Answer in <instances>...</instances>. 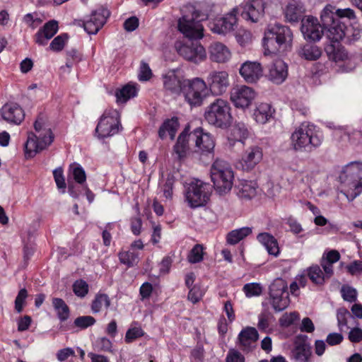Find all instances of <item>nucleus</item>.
<instances>
[{
    "label": "nucleus",
    "mask_w": 362,
    "mask_h": 362,
    "mask_svg": "<svg viewBox=\"0 0 362 362\" xmlns=\"http://www.w3.org/2000/svg\"><path fill=\"white\" fill-rule=\"evenodd\" d=\"M293 33L286 25L276 23L269 25L264 33V53L267 54H284L291 49Z\"/></svg>",
    "instance_id": "f257e3e1"
},
{
    "label": "nucleus",
    "mask_w": 362,
    "mask_h": 362,
    "mask_svg": "<svg viewBox=\"0 0 362 362\" xmlns=\"http://www.w3.org/2000/svg\"><path fill=\"white\" fill-rule=\"evenodd\" d=\"M291 146L296 152L311 153L320 147L322 136L315 125L303 122L291 135Z\"/></svg>",
    "instance_id": "f03ea898"
},
{
    "label": "nucleus",
    "mask_w": 362,
    "mask_h": 362,
    "mask_svg": "<svg viewBox=\"0 0 362 362\" xmlns=\"http://www.w3.org/2000/svg\"><path fill=\"white\" fill-rule=\"evenodd\" d=\"M339 180L344 189L341 190L349 201H353L362 192V163L351 162L339 174Z\"/></svg>",
    "instance_id": "7ed1b4c3"
},
{
    "label": "nucleus",
    "mask_w": 362,
    "mask_h": 362,
    "mask_svg": "<svg viewBox=\"0 0 362 362\" xmlns=\"http://www.w3.org/2000/svg\"><path fill=\"white\" fill-rule=\"evenodd\" d=\"M34 128L37 135L28 133L25 144V153L27 157H33L37 153L45 149L53 140L54 135L50 128L45 126L42 118L40 117L34 123Z\"/></svg>",
    "instance_id": "20e7f679"
},
{
    "label": "nucleus",
    "mask_w": 362,
    "mask_h": 362,
    "mask_svg": "<svg viewBox=\"0 0 362 362\" xmlns=\"http://www.w3.org/2000/svg\"><path fill=\"white\" fill-rule=\"evenodd\" d=\"M210 175L217 193H228L233 185L234 173L230 165L221 159H216L210 169Z\"/></svg>",
    "instance_id": "39448f33"
},
{
    "label": "nucleus",
    "mask_w": 362,
    "mask_h": 362,
    "mask_svg": "<svg viewBox=\"0 0 362 362\" xmlns=\"http://www.w3.org/2000/svg\"><path fill=\"white\" fill-rule=\"evenodd\" d=\"M204 117L209 124L223 129L228 128L233 119L230 104L221 98L216 99L206 107Z\"/></svg>",
    "instance_id": "423d86ee"
},
{
    "label": "nucleus",
    "mask_w": 362,
    "mask_h": 362,
    "mask_svg": "<svg viewBox=\"0 0 362 362\" xmlns=\"http://www.w3.org/2000/svg\"><path fill=\"white\" fill-rule=\"evenodd\" d=\"M182 94L191 107L201 106L208 95L206 83L199 77L187 78Z\"/></svg>",
    "instance_id": "0eeeda50"
},
{
    "label": "nucleus",
    "mask_w": 362,
    "mask_h": 362,
    "mask_svg": "<svg viewBox=\"0 0 362 362\" xmlns=\"http://www.w3.org/2000/svg\"><path fill=\"white\" fill-rule=\"evenodd\" d=\"M190 39L187 42L175 43L178 54L185 60L199 64L206 59L207 54L204 46L197 40Z\"/></svg>",
    "instance_id": "6e6552de"
},
{
    "label": "nucleus",
    "mask_w": 362,
    "mask_h": 362,
    "mask_svg": "<svg viewBox=\"0 0 362 362\" xmlns=\"http://www.w3.org/2000/svg\"><path fill=\"white\" fill-rule=\"evenodd\" d=\"M211 187L199 180L192 181L186 192V199L191 208L204 206L209 199Z\"/></svg>",
    "instance_id": "1a4fd4ad"
},
{
    "label": "nucleus",
    "mask_w": 362,
    "mask_h": 362,
    "mask_svg": "<svg viewBox=\"0 0 362 362\" xmlns=\"http://www.w3.org/2000/svg\"><path fill=\"white\" fill-rule=\"evenodd\" d=\"M119 113L117 110L107 109L100 117L95 129L98 138H107L118 133L119 128Z\"/></svg>",
    "instance_id": "9d476101"
},
{
    "label": "nucleus",
    "mask_w": 362,
    "mask_h": 362,
    "mask_svg": "<svg viewBox=\"0 0 362 362\" xmlns=\"http://www.w3.org/2000/svg\"><path fill=\"white\" fill-rule=\"evenodd\" d=\"M198 14L192 8L190 15H183L178 20L177 28L186 37L190 39H202L204 36V27L200 21L197 20Z\"/></svg>",
    "instance_id": "9b49d317"
},
{
    "label": "nucleus",
    "mask_w": 362,
    "mask_h": 362,
    "mask_svg": "<svg viewBox=\"0 0 362 362\" xmlns=\"http://www.w3.org/2000/svg\"><path fill=\"white\" fill-rule=\"evenodd\" d=\"M269 296L276 311L284 310L290 303L287 284L282 279H276L269 286Z\"/></svg>",
    "instance_id": "f8f14e48"
},
{
    "label": "nucleus",
    "mask_w": 362,
    "mask_h": 362,
    "mask_svg": "<svg viewBox=\"0 0 362 362\" xmlns=\"http://www.w3.org/2000/svg\"><path fill=\"white\" fill-rule=\"evenodd\" d=\"M238 8H233L230 12L224 16L216 18L209 23V27L214 33L219 35H226L234 30L237 25Z\"/></svg>",
    "instance_id": "ddd939ff"
},
{
    "label": "nucleus",
    "mask_w": 362,
    "mask_h": 362,
    "mask_svg": "<svg viewBox=\"0 0 362 362\" xmlns=\"http://www.w3.org/2000/svg\"><path fill=\"white\" fill-rule=\"evenodd\" d=\"M191 137L198 153L214 156L215 140L211 134L204 132L202 128H197L191 132Z\"/></svg>",
    "instance_id": "4468645a"
},
{
    "label": "nucleus",
    "mask_w": 362,
    "mask_h": 362,
    "mask_svg": "<svg viewBox=\"0 0 362 362\" xmlns=\"http://www.w3.org/2000/svg\"><path fill=\"white\" fill-rule=\"evenodd\" d=\"M255 97V91L252 88L243 85L234 86L230 93V101L238 108L248 107Z\"/></svg>",
    "instance_id": "2eb2a0df"
},
{
    "label": "nucleus",
    "mask_w": 362,
    "mask_h": 362,
    "mask_svg": "<svg viewBox=\"0 0 362 362\" xmlns=\"http://www.w3.org/2000/svg\"><path fill=\"white\" fill-rule=\"evenodd\" d=\"M206 83L212 95H221L230 85L228 74L226 71H211L206 77Z\"/></svg>",
    "instance_id": "dca6fc26"
},
{
    "label": "nucleus",
    "mask_w": 362,
    "mask_h": 362,
    "mask_svg": "<svg viewBox=\"0 0 362 362\" xmlns=\"http://www.w3.org/2000/svg\"><path fill=\"white\" fill-rule=\"evenodd\" d=\"M110 16V12L105 8L100 7L93 11L91 14L83 21L84 30L89 35L96 34L105 24L107 19Z\"/></svg>",
    "instance_id": "f3484780"
},
{
    "label": "nucleus",
    "mask_w": 362,
    "mask_h": 362,
    "mask_svg": "<svg viewBox=\"0 0 362 362\" xmlns=\"http://www.w3.org/2000/svg\"><path fill=\"white\" fill-rule=\"evenodd\" d=\"M185 78L179 72L169 71L163 76V83L165 90L170 95H180L182 94Z\"/></svg>",
    "instance_id": "a211bd4d"
},
{
    "label": "nucleus",
    "mask_w": 362,
    "mask_h": 362,
    "mask_svg": "<svg viewBox=\"0 0 362 362\" xmlns=\"http://www.w3.org/2000/svg\"><path fill=\"white\" fill-rule=\"evenodd\" d=\"M301 32L304 38L316 42L319 41L324 35V28L318 22L317 18L308 16L301 21Z\"/></svg>",
    "instance_id": "6ab92c4d"
},
{
    "label": "nucleus",
    "mask_w": 362,
    "mask_h": 362,
    "mask_svg": "<svg viewBox=\"0 0 362 362\" xmlns=\"http://www.w3.org/2000/svg\"><path fill=\"white\" fill-rule=\"evenodd\" d=\"M242 8V17L247 21L257 23L264 16L265 3L263 0H250Z\"/></svg>",
    "instance_id": "aec40b11"
},
{
    "label": "nucleus",
    "mask_w": 362,
    "mask_h": 362,
    "mask_svg": "<svg viewBox=\"0 0 362 362\" xmlns=\"http://www.w3.org/2000/svg\"><path fill=\"white\" fill-rule=\"evenodd\" d=\"M1 115L7 122L17 125L25 118L23 110L19 105L13 103L5 104L1 110Z\"/></svg>",
    "instance_id": "412c9836"
},
{
    "label": "nucleus",
    "mask_w": 362,
    "mask_h": 362,
    "mask_svg": "<svg viewBox=\"0 0 362 362\" xmlns=\"http://www.w3.org/2000/svg\"><path fill=\"white\" fill-rule=\"evenodd\" d=\"M262 148L258 146H252L248 148L243 154L240 164L244 170L253 169L262 159Z\"/></svg>",
    "instance_id": "4be33fe9"
},
{
    "label": "nucleus",
    "mask_w": 362,
    "mask_h": 362,
    "mask_svg": "<svg viewBox=\"0 0 362 362\" xmlns=\"http://www.w3.org/2000/svg\"><path fill=\"white\" fill-rule=\"evenodd\" d=\"M288 76V66L282 59L275 60L269 67L268 79L275 84H281Z\"/></svg>",
    "instance_id": "5701e85b"
},
{
    "label": "nucleus",
    "mask_w": 362,
    "mask_h": 362,
    "mask_svg": "<svg viewBox=\"0 0 362 362\" xmlns=\"http://www.w3.org/2000/svg\"><path fill=\"white\" fill-rule=\"evenodd\" d=\"M263 70L258 62H246L240 69V74L247 83H255L262 76Z\"/></svg>",
    "instance_id": "b1692460"
},
{
    "label": "nucleus",
    "mask_w": 362,
    "mask_h": 362,
    "mask_svg": "<svg viewBox=\"0 0 362 362\" xmlns=\"http://www.w3.org/2000/svg\"><path fill=\"white\" fill-rule=\"evenodd\" d=\"M209 58L216 63H225L231 57L229 48L220 42H212L209 47Z\"/></svg>",
    "instance_id": "393cba45"
},
{
    "label": "nucleus",
    "mask_w": 362,
    "mask_h": 362,
    "mask_svg": "<svg viewBox=\"0 0 362 362\" xmlns=\"http://www.w3.org/2000/svg\"><path fill=\"white\" fill-rule=\"evenodd\" d=\"M190 142H193L191 137V132H189V129L186 128L179 135L177 142L174 146V151L177 155V158L180 160L185 158L189 153Z\"/></svg>",
    "instance_id": "a878e982"
},
{
    "label": "nucleus",
    "mask_w": 362,
    "mask_h": 362,
    "mask_svg": "<svg viewBox=\"0 0 362 362\" xmlns=\"http://www.w3.org/2000/svg\"><path fill=\"white\" fill-rule=\"evenodd\" d=\"M258 333L255 328L247 327L238 334V341L243 351H250L258 339Z\"/></svg>",
    "instance_id": "bb28decb"
},
{
    "label": "nucleus",
    "mask_w": 362,
    "mask_h": 362,
    "mask_svg": "<svg viewBox=\"0 0 362 362\" xmlns=\"http://www.w3.org/2000/svg\"><path fill=\"white\" fill-rule=\"evenodd\" d=\"M257 184L252 180H240L235 187V193L242 199H251L257 194Z\"/></svg>",
    "instance_id": "cd10ccee"
},
{
    "label": "nucleus",
    "mask_w": 362,
    "mask_h": 362,
    "mask_svg": "<svg viewBox=\"0 0 362 362\" xmlns=\"http://www.w3.org/2000/svg\"><path fill=\"white\" fill-rule=\"evenodd\" d=\"M58 30L57 21L52 20L45 24L42 29H40L35 34V42L40 45H45Z\"/></svg>",
    "instance_id": "c85d7f7f"
},
{
    "label": "nucleus",
    "mask_w": 362,
    "mask_h": 362,
    "mask_svg": "<svg viewBox=\"0 0 362 362\" xmlns=\"http://www.w3.org/2000/svg\"><path fill=\"white\" fill-rule=\"evenodd\" d=\"M305 12L303 4L299 0H291L285 8V17L289 22H298Z\"/></svg>",
    "instance_id": "c756f323"
},
{
    "label": "nucleus",
    "mask_w": 362,
    "mask_h": 362,
    "mask_svg": "<svg viewBox=\"0 0 362 362\" xmlns=\"http://www.w3.org/2000/svg\"><path fill=\"white\" fill-rule=\"evenodd\" d=\"M311 349L309 344L303 339H298L292 351V357L298 362H309L311 356Z\"/></svg>",
    "instance_id": "7c9ffc66"
},
{
    "label": "nucleus",
    "mask_w": 362,
    "mask_h": 362,
    "mask_svg": "<svg viewBox=\"0 0 362 362\" xmlns=\"http://www.w3.org/2000/svg\"><path fill=\"white\" fill-rule=\"evenodd\" d=\"M346 25L340 19L324 28L327 37L332 42H339L346 35Z\"/></svg>",
    "instance_id": "2f4dec72"
},
{
    "label": "nucleus",
    "mask_w": 362,
    "mask_h": 362,
    "mask_svg": "<svg viewBox=\"0 0 362 362\" xmlns=\"http://www.w3.org/2000/svg\"><path fill=\"white\" fill-rule=\"evenodd\" d=\"M257 240L266 248L269 255L277 257L279 247L276 239L270 233H261L257 236Z\"/></svg>",
    "instance_id": "473e14b6"
},
{
    "label": "nucleus",
    "mask_w": 362,
    "mask_h": 362,
    "mask_svg": "<svg viewBox=\"0 0 362 362\" xmlns=\"http://www.w3.org/2000/svg\"><path fill=\"white\" fill-rule=\"evenodd\" d=\"M179 126L180 124L177 117H173L170 119L165 120L159 128L158 136L161 139H164L168 134L170 139L173 140Z\"/></svg>",
    "instance_id": "72a5a7b5"
},
{
    "label": "nucleus",
    "mask_w": 362,
    "mask_h": 362,
    "mask_svg": "<svg viewBox=\"0 0 362 362\" xmlns=\"http://www.w3.org/2000/svg\"><path fill=\"white\" fill-rule=\"evenodd\" d=\"M249 132L246 125L239 122L235 124L231 129L230 136L228 137L230 145L233 146L236 141L244 144V141L248 137Z\"/></svg>",
    "instance_id": "f704fd0d"
},
{
    "label": "nucleus",
    "mask_w": 362,
    "mask_h": 362,
    "mask_svg": "<svg viewBox=\"0 0 362 362\" xmlns=\"http://www.w3.org/2000/svg\"><path fill=\"white\" fill-rule=\"evenodd\" d=\"M273 110L269 103H260L255 110L253 116L255 121L259 124H265L272 117Z\"/></svg>",
    "instance_id": "c9c22d12"
},
{
    "label": "nucleus",
    "mask_w": 362,
    "mask_h": 362,
    "mask_svg": "<svg viewBox=\"0 0 362 362\" xmlns=\"http://www.w3.org/2000/svg\"><path fill=\"white\" fill-rule=\"evenodd\" d=\"M299 55L307 60H316L321 56V50L317 46L307 43L300 47Z\"/></svg>",
    "instance_id": "e433bc0d"
},
{
    "label": "nucleus",
    "mask_w": 362,
    "mask_h": 362,
    "mask_svg": "<svg viewBox=\"0 0 362 362\" xmlns=\"http://www.w3.org/2000/svg\"><path fill=\"white\" fill-rule=\"evenodd\" d=\"M110 305V300L109 296L105 293H98L91 303V311L95 314L103 309H107Z\"/></svg>",
    "instance_id": "4c0bfd02"
},
{
    "label": "nucleus",
    "mask_w": 362,
    "mask_h": 362,
    "mask_svg": "<svg viewBox=\"0 0 362 362\" xmlns=\"http://www.w3.org/2000/svg\"><path fill=\"white\" fill-rule=\"evenodd\" d=\"M252 233V228L243 227L230 231L227 235V243L235 245Z\"/></svg>",
    "instance_id": "58836bf2"
},
{
    "label": "nucleus",
    "mask_w": 362,
    "mask_h": 362,
    "mask_svg": "<svg viewBox=\"0 0 362 362\" xmlns=\"http://www.w3.org/2000/svg\"><path fill=\"white\" fill-rule=\"evenodd\" d=\"M137 88L135 85L127 84L122 88L116 92L117 101L125 103L131 98L136 95Z\"/></svg>",
    "instance_id": "ea45409f"
},
{
    "label": "nucleus",
    "mask_w": 362,
    "mask_h": 362,
    "mask_svg": "<svg viewBox=\"0 0 362 362\" xmlns=\"http://www.w3.org/2000/svg\"><path fill=\"white\" fill-rule=\"evenodd\" d=\"M52 305L57 313L60 321L64 322L69 317V308L63 299L54 298L52 299Z\"/></svg>",
    "instance_id": "a19ab883"
},
{
    "label": "nucleus",
    "mask_w": 362,
    "mask_h": 362,
    "mask_svg": "<svg viewBox=\"0 0 362 362\" xmlns=\"http://www.w3.org/2000/svg\"><path fill=\"white\" fill-rule=\"evenodd\" d=\"M320 18L323 28L339 20L336 11H334V7L331 5L326 6L322 11Z\"/></svg>",
    "instance_id": "79ce46f5"
},
{
    "label": "nucleus",
    "mask_w": 362,
    "mask_h": 362,
    "mask_svg": "<svg viewBox=\"0 0 362 362\" xmlns=\"http://www.w3.org/2000/svg\"><path fill=\"white\" fill-rule=\"evenodd\" d=\"M69 174L72 178L78 184L83 185L86 180V175L83 168L76 163L69 167Z\"/></svg>",
    "instance_id": "37998d69"
},
{
    "label": "nucleus",
    "mask_w": 362,
    "mask_h": 362,
    "mask_svg": "<svg viewBox=\"0 0 362 362\" xmlns=\"http://www.w3.org/2000/svg\"><path fill=\"white\" fill-rule=\"evenodd\" d=\"M308 275L310 279L315 284L322 285L324 284L326 278L323 274L320 266L314 265L308 269Z\"/></svg>",
    "instance_id": "c03bdc74"
},
{
    "label": "nucleus",
    "mask_w": 362,
    "mask_h": 362,
    "mask_svg": "<svg viewBox=\"0 0 362 362\" xmlns=\"http://www.w3.org/2000/svg\"><path fill=\"white\" fill-rule=\"evenodd\" d=\"M122 264L129 267H133L138 262V254L131 251H122L118 255Z\"/></svg>",
    "instance_id": "a18cd8bd"
},
{
    "label": "nucleus",
    "mask_w": 362,
    "mask_h": 362,
    "mask_svg": "<svg viewBox=\"0 0 362 362\" xmlns=\"http://www.w3.org/2000/svg\"><path fill=\"white\" fill-rule=\"evenodd\" d=\"M341 293L345 301L354 303L357 300V291L349 285L341 286Z\"/></svg>",
    "instance_id": "49530a36"
},
{
    "label": "nucleus",
    "mask_w": 362,
    "mask_h": 362,
    "mask_svg": "<svg viewBox=\"0 0 362 362\" xmlns=\"http://www.w3.org/2000/svg\"><path fill=\"white\" fill-rule=\"evenodd\" d=\"M95 319L90 315H84L74 320V325L81 329H86L95 323Z\"/></svg>",
    "instance_id": "de8ad7c7"
},
{
    "label": "nucleus",
    "mask_w": 362,
    "mask_h": 362,
    "mask_svg": "<svg viewBox=\"0 0 362 362\" xmlns=\"http://www.w3.org/2000/svg\"><path fill=\"white\" fill-rule=\"evenodd\" d=\"M188 261L190 263H197L203 259V247L199 244H197L191 250L188 257Z\"/></svg>",
    "instance_id": "09e8293b"
},
{
    "label": "nucleus",
    "mask_w": 362,
    "mask_h": 362,
    "mask_svg": "<svg viewBox=\"0 0 362 362\" xmlns=\"http://www.w3.org/2000/svg\"><path fill=\"white\" fill-rule=\"evenodd\" d=\"M73 291L78 297L83 298L88 292V285L82 279L77 280L73 285Z\"/></svg>",
    "instance_id": "8fccbe9b"
},
{
    "label": "nucleus",
    "mask_w": 362,
    "mask_h": 362,
    "mask_svg": "<svg viewBox=\"0 0 362 362\" xmlns=\"http://www.w3.org/2000/svg\"><path fill=\"white\" fill-rule=\"evenodd\" d=\"M235 37L241 46H245L252 41V35L250 31L240 28L236 33Z\"/></svg>",
    "instance_id": "3c124183"
},
{
    "label": "nucleus",
    "mask_w": 362,
    "mask_h": 362,
    "mask_svg": "<svg viewBox=\"0 0 362 362\" xmlns=\"http://www.w3.org/2000/svg\"><path fill=\"white\" fill-rule=\"evenodd\" d=\"M243 291L247 297L258 296L262 293V289L260 284L257 283L246 284Z\"/></svg>",
    "instance_id": "603ef678"
},
{
    "label": "nucleus",
    "mask_w": 362,
    "mask_h": 362,
    "mask_svg": "<svg viewBox=\"0 0 362 362\" xmlns=\"http://www.w3.org/2000/svg\"><path fill=\"white\" fill-rule=\"evenodd\" d=\"M144 335V332L141 327H135L129 328L126 332L125 341L127 343H131Z\"/></svg>",
    "instance_id": "864d4df0"
},
{
    "label": "nucleus",
    "mask_w": 362,
    "mask_h": 362,
    "mask_svg": "<svg viewBox=\"0 0 362 362\" xmlns=\"http://www.w3.org/2000/svg\"><path fill=\"white\" fill-rule=\"evenodd\" d=\"M68 40L67 34H62L56 37L50 43L49 48L55 52L61 51Z\"/></svg>",
    "instance_id": "5fc2aeb1"
},
{
    "label": "nucleus",
    "mask_w": 362,
    "mask_h": 362,
    "mask_svg": "<svg viewBox=\"0 0 362 362\" xmlns=\"http://www.w3.org/2000/svg\"><path fill=\"white\" fill-rule=\"evenodd\" d=\"M151 76L152 71L148 64L144 62H141L138 75L139 80L140 81H148Z\"/></svg>",
    "instance_id": "6e6d98bb"
},
{
    "label": "nucleus",
    "mask_w": 362,
    "mask_h": 362,
    "mask_svg": "<svg viewBox=\"0 0 362 362\" xmlns=\"http://www.w3.org/2000/svg\"><path fill=\"white\" fill-rule=\"evenodd\" d=\"M299 319L298 313L296 312L285 313L280 318L279 322L281 326L288 327Z\"/></svg>",
    "instance_id": "4d7b16f0"
},
{
    "label": "nucleus",
    "mask_w": 362,
    "mask_h": 362,
    "mask_svg": "<svg viewBox=\"0 0 362 362\" xmlns=\"http://www.w3.org/2000/svg\"><path fill=\"white\" fill-rule=\"evenodd\" d=\"M67 62L66 63V66L70 69L74 62H78L81 60L82 56L78 52V50L75 49H72L71 50L67 51Z\"/></svg>",
    "instance_id": "13d9d810"
},
{
    "label": "nucleus",
    "mask_w": 362,
    "mask_h": 362,
    "mask_svg": "<svg viewBox=\"0 0 362 362\" xmlns=\"http://www.w3.org/2000/svg\"><path fill=\"white\" fill-rule=\"evenodd\" d=\"M204 292L201 289V288L197 285L192 286L189 288V291L188 293V299L193 303H196L199 302Z\"/></svg>",
    "instance_id": "bf43d9fd"
},
{
    "label": "nucleus",
    "mask_w": 362,
    "mask_h": 362,
    "mask_svg": "<svg viewBox=\"0 0 362 362\" xmlns=\"http://www.w3.org/2000/svg\"><path fill=\"white\" fill-rule=\"evenodd\" d=\"M27 296L28 292L25 288H22L19 291L15 300V309L18 313L22 312L23 304Z\"/></svg>",
    "instance_id": "052dcab7"
},
{
    "label": "nucleus",
    "mask_w": 362,
    "mask_h": 362,
    "mask_svg": "<svg viewBox=\"0 0 362 362\" xmlns=\"http://www.w3.org/2000/svg\"><path fill=\"white\" fill-rule=\"evenodd\" d=\"M53 175L57 187L59 189H62L63 192H64L66 185L64 180L62 168H58L54 170Z\"/></svg>",
    "instance_id": "680f3d73"
},
{
    "label": "nucleus",
    "mask_w": 362,
    "mask_h": 362,
    "mask_svg": "<svg viewBox=\"0 0 362 362\" xmlns=\"http://www.w3.org/2000/svg\"><path fill=\"white\" fill-rule=\"evenodd\" d=\"M361 37V31L353 27H346V35L344 39L349 43L358 40Z\"/></svg>",
    "instance_id": "e2e57ef3"
},
{
    "label": "nucleus",
    "mask_w": 362,
    "mask_h": 362,
    "mask_svg": "<svg viewBox=\"0 0 362 362\" xmlns=\"http://www.w3.org/2000/svg\"><path fill=\"white\" fill-rule=\"evenodd\" d=\"M226 362H245L244 356L237 350L230 349L226 359Z\"/></svg>",
    "instance_id": "0e129e2a"
},
{
    "label": "nucleus",
    "mask_w": 362,
    "mask_h": 362,
    "mask_svg": "<svg viewBox=\"0 0 362 362\" xmlns=\"http://www.w3.org/2000/svg\"><path fill=\"white\" fill-rule=\"evenodd\" d=\"M24 22L32 29H35L38 27L41 23L42 20L40 18L34 17L32 13H28L23 17Z\"/></svg>",
    "instance_id": "69168bd1"
},
{
    "label": "nucleus",
    "mask_w": 362,
    "mask_h": 362,
    "mask_svg": "<svg viewBox=\"0 0 362 362\" xmlns=\"http://www.w3.org/2000/svg\"><path fill=\"white\" fill-rule=\"evenodd\" d=\"M348 315H349V313L345 308H340L337 310V317L338 321V325L341 329L342 327L346 326Z\"/></svg>",
    "instance_id": "338daca9"
},
{
    "label": "nucleus",
    "mask_w": 362,
    "mask_h": 362,
    "mask_svg": "<svg viewBox=\"0 0 362 362\" xmlns=\"http://www.w3.org/2000/svg\"><path fill=\"white\" fill-rule=\"evenodd\" d=\"M336 15L339 19L341 18H347L348 19L351 20L356 18L354 11L349 8L337 9Z\"/></svg>",
    "instance_id": "774afa93"
}]
</instances>
